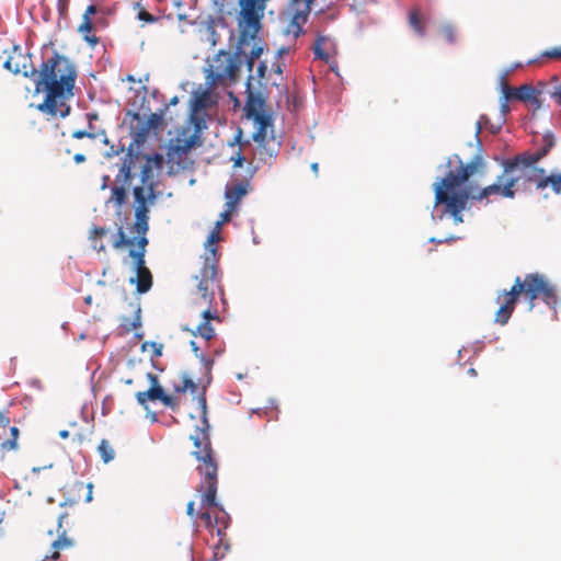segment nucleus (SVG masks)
<instances>
[{
	"label": "nucleus",
	"instance_id": "obj_1",
	"mask_svg": "<svg viewBox=\"0 0 561 561\" xmlns=\"http://www.w3.org/2000/svg\"><path fill=\"white\" fill-rule=\"evenodd\" d=\"M129 128L133 141L121 159L115 183L106 203H113L121 209L127 202L128 188L131 186L136 171H140V184L133 187L135 221L130 231L136 236L130 239L126 236L123 227H118L112 245L114 249L130 247L128 256L133 260V270L136 273V277H131L130 283L136 284L138 294H145L152 286V274L146 266L145 256L149 243L147 232L150 206L158 197L154 171L160 172L163 169L164 158L161 153L140 154L135 150V147H139L146 141L150 131V124L146 123L140 114H133Z\"/></svg>",
	"mask_w": 561,
	"mask_h": 561
},
{
	"label": "nucleus",
	"instance_id": "obj_2",
	"mask_svg": "<svg viewBox=\"0 0 561 561\" xmlns=\"http://www.w3.org/2000/svg\"><path fill=\"white\" fill-rule=\"evenodd\" d=\"M446 168V175L433 184L435 205L444 206V211L453 217L456 225L463 221L462 211L470 198L480 202L489 201L491 196L512 199L517 194L514 188L515 181L510 180L504 170L493 184L483 187L476 195H471L468 188H461L472 175L484 173L485 161L481 154H476L466 164L458 154H453L447 159Z\"/></svg>",
	"mask_w": 561,
	"mask_h": 561
},
{
	"label": "nucleus",
	"instance_id": "obj_3",
	"mask_svg": "<svg viewBox=\"0 0 561 561\" xmlns=\"http://www.w3.org/2000/svg\"><path fill=\"white\" fill-rule=\"evenodd\" d=\"M175 392L191 391L197 393V404L199 413V424L196 425L195 434L190 435V439L193 442L195 449L192 455L197 460V473L199 476V483L196 491L201 493V507L205 510L199 514V518L204 522L207 528L217 527V534H221L219 524L224 517L216 515L213 517V513L219 510L222 514L225 513L216 501L217 488H218V463L214 456L209 435H208V421H207V407L205 390L198 392V386L195 383L191 376L183 375L181 385H175ZM226 527V525H224Z\"/></svg>",
	"mask_w": 561,
	"mask_h": 561
},
{
	"label": "nucleus",
	"instance_id": "obj_4",
	"mask_svg": "<svg viewBox=\"0 0 561 561\" xmlns=\"http://www.w3.org/2000/svg\"><path fill=\"white\" fill-rule=\"evenodd\" d=\"M23 76L33 78L36 92H44V101L36 105V108L53 118H65L70 114V99L75 95L73 90L78 71L75 62L67 56L54 51L44 60L39 70L30 65L24 67Z\"/></svg>",
	"mask_w": 561,
	"mask_h": 561
},
{
	"label": "nucleus",
	"instance_id": "obj_5",
	"mask_svg": "<svg viewBox=\"0 0 561 561\" xmlns=\"http://www.w3.org/2000/svg\"><path fill=\"white\" fill-rule=\"evenodd\" d=\"M219 229L211 231L207 238L206 254L203 265L197 275L194 276L196 282L193 295V304L202 308L201 316L203 321L195 328L184 327L183 330L190 332L193 336H201L206 341L215 336V330L211 321H220L217 308L216 293H219L220 299L225 302V293L221 284V274L219 271V255L215 243L219 241Z\"/></svg>",
	"mask_w": 561,
	"mask_h": 561
},
{
	"label": "nucleus",
	"instance_id": "obj_6",
	"mask_svg": "<svg viewBox=\"0 0 561 561\" xmlns=\"http://www.w3.org/2000/svg\"><path fill=\"white\" fill-rule=\"evenodd\" d=\"M520 295L527 299L529 310L535 308V300L538 298L552 309L558 304L556 287L543 275L530 273L524 279L517 276L512 288L500 291L496 297V302L500 305L494 319L496 323L505 325L508 322Z\"/></svg>",
	"mask_w": 561,
	"mask_h": 561
},
{
	"label": "nucleus",
	"instance_id": "obj_7",
	"mask_svg": "<svg viewBox=\"0 0 561 561\" xmlns=\"http://www.w3.org/2000/svg\"><path fill=\"white\" fill-rule=\"evenodd\" d=\"M524 152L505 159L502 167L510 180H514V188L527 192L535 186L537 191L542 192L551 187L556 195H561V172L547 173L546 169L538 167Z\"/></svg>",
	"mask_w": 561,
	"mask_h": 561
},
{
	"label": "nucleus",
	"instance_id": "obj_8",
	"mask_svg": "<svg viewBox=\"0 0 561 561\" xmlns=\"http://www.w3.org/2000/svg\"><path fill=\"white\" fill-rule=\"evenodd\" d=\"M239 54L219 50L206 69V83L211 88L225 85L227 82H236L241 68Z\"/></svg>",
	"mask_w": 561,
	"mask_h": 561
},
{
	"label": "nucleus",
	"instance_id": "obj_9",
	"mask_svg": "<svg viewBox=\"0 0 561 561\" xmlns=\"http://www.w3.org/2000/svg\"><path fill=\"white\" fill-rule=\"evenodd\" d=\"M216 104L213 93L209 90L195 92L191 101L190 119L194 124L196 130L205 127L204 112Z\"/></svg>",
	"mask_w": 561,
	"mask_h": 561
},
{
	"label": "nucleus",
	"instance_id": "obj_10",
	"mask_svg": "<svg viewBox=\"0 0 561 561\" xmlns=\"http://www.w3.org/2000/svg\"><path fill=\"white\" fill-rule=\"evenodd\" d=\"M268 0H240V14L249 28L257 31Z\"/></svg>",
	"mask_w": 561,
	"mask_h": 561
},
{
	"label": "nucleus",
	"instance_id": "obj_11",
	"mask_svg": "<svg viewBox=\"0 0 561 561\" xmlns=\"http://www.w3.org/2000/svg\"><path fill=\"white\" fill-rule=\"evenodd\" d=\"M293 4L296 5V10L286 27L285 33L293 34L294 37H298L304 33L302 25L307 22L312 3H309L308 0H293Z\"/></svg>",
	"mask_w": 561,
	"mask_h": 561
},
{
	"label": "nucleus",
	"instance_id": "obj_12",
	"mask_svg": "<svg viewBox=\"0 0 561 561\" xmlns=\"http://www.w3.org/2000/svg\"><path fill=\"white\" fill-rule=\"evenodd\" d=\"M68 517L67 513L59 515L57 526V538L51 542V553L46 556V559L57 560L60 551L68 550L75 545V540L67 535L66 529L62 528V522Z\"/></svg>",
	"mask_w": 561,
	"mask_h": 561
},
{
	"label": "nucleus",
	"instance_id": "obj_13",
	"mask_svg": "<svg viewBox=\"0 0 561 561\" xmlns=\"http://www.w3.org/2000/svg\"><path fill=\"white\" fill-rule=\"evenodd\" d=\"M251 77L247 83V100L244 105V113L248 118H253L260 114L265 113V98L260 92H253L250 83Z\"/></svg>",
	"mask_w": 561,
	"mask_h": 561
},
{
	"label": "nucleus",
	"instance_id": "obj_14",
	"mask_svg": "<svg viewBox=\"0 0 561 561\" xmlns=\"http://www.w3.org/2000/svg\"><path fill=\"white\" fill-rule=\"evenodd\" d=\"M147 376L151 381V387L147 391H139L136 393L137 402L144 407L146 405L148 400L161 401L164 396V391L162 387L159 385L158 377L151 373H148Z\"/></svg>",
	"mask_w": 561,
	"mask_h": 561
},
{
	"label": "nucleus",
	"instance_id": "obj_15",
	"mask_svg": "<svg viewBox=\"0 0 561 561\" xmlns=\"http://www.w3.org/2000/svg\"><path fill=\"white\" fill-rule=\"evenodd\" d=\"M252 119L257 125L256 131L253 134V140L256 142H264L267 138V128L273 124L272 115L265 112Z\"/></svg>",
	"mask_w": 561,
	"mask_h": 561
},
{
	"label": "nucleus",
	"instance_id": "obj_16",
	"mask_svg": "<svg viewBox=\"0 0 561 561\" xmlns=\"http://www.w3.org/2000/svg\"><path fill=\"white\" fill-rule=\"evenodd\" d=\"M249 184L247 182L238 183L231 187H227L225 197L226 206L237 207L241 198L248 193Z\"/></svg>",
	"mask_w": 561,
	"mask_h": 561
},
{
	"label": "nucleus",
	"instance_id": "obj_17",
	"mask_svg": "<svg viewBox=\"0 0 561 561\" xmlns=\"http://www.w3.org/2000/svg\"><path fill=\"white\" fill-rule=\"evenodd\" d=\"M542 141H543L542 147L540 149H538L537 151H535V152L524 151V153L526 156H528L533 162L538 163L541 159H543L549 153V151L554 146L553 136L550 134L545 135L542 138Z\"/></svg>",
	"mask_w": 561,
	"mask_h": 561
},
{
	"label": "nucleus",
	"instance_id": "obj_18",
	"mask_svg": "<svg viewBox=\"0 0 561 561\" xmlns=\"http://www.w3.org/2000/svg\"><path fill=\"white\" fill-rule=\"evenodd\" d=\"M409 25L413 28V31L419 36L425 35V24L424 19L421 14L420 8H413L409 12Z\"/></svg>",
	"mask_w": 561,
	"mask_h": 561
},
{
	"label": "nucleus",
	"instance_id": "obj_19",
	"mask_svg": "<svg viewBox=\"0 0 561 561\" xmlns=\"http://www.w3.org/2000/svg\"><path fill=\"white\" fill-rule=\"evenodd\" d=\"M108 232V229L105 227H92L89 233V240L92 242V248L96 250L98 252H104L106 250V247L104 243H99L98 240L106 236Z\"/></svg>",
	"mask_w": 561,
	"mask_h": 561
},
{
	"label": "nucleus",
	"instance_id": "obj_20",
	"mask_svg": "<svg viewBox=\"0 0 561 561\" xmlns=\"http://www.w3.org/2000/svg\"><path fill=\"white\" fill-rule=\"evenodd\" d=\"M516 92L517 93L514 94L515 100L538 103L536 90L531 85L523 84L519 88H517Z\"/></svg>",
	"mask_w": 561,
	"mask_h": 561
},
{
	"label": "nucleus",
	"instance_id": "obj_21",
	"mask_svg": "<svg viewBox=\"0 0 561 561\" xmlns=\"http://www.w3.org/2000/svg\"><path fill=\"white\" fill-rule=\"evenodd\" d=\"M140 312H141L140 308L137 307L134 312V317L131 319L130 318L122 319L121 328L123 329V331L125 333H129L133 330H136L137 328H139L141 325Z\"/></svg>",
	"mask_w": 561,
	"mask_h": 561
},
{
	"label": "nucleus",
	"instance_id": "obj_22",
	"mask_svg": "<svg viewBox=\"0 0 561 561\" xmlns=\"http://www.w3.org/2000/svg\"><path fill=\"white\" fill-rule=\"evenodd\" d=\"M192 351L194 352L195 356L201 359L203 369L207 376V382L210 380V371L213 368L214 360L210 358H207L203 353H199V347L197 346L195 341H191L190 343Z\"/></svg>",
	"mask_w": 561,
	"mask_h": 561
},
{
	"label": "nucleus",
	"instance_id": "obj_23",
	"mask_svg": "<svg viewBox=\"0 0 561 561\" xmlns=\"http://www.w3.org/2000/svg\"><path fill=\"white\" fill-rule=\"evenodd\" d=\"M93 30V24L91 20L84 19L79 26V32L83 35L84 41H87L92 46L99 43V38L95 35H90Z\"/></svg>",
	"mask_w": 561,
	"mask_h": 561
},
{
	"label": "nucleus",
	"instance_id": "obj_24",
	"mask_svg": "<svg viewBox=\"0 0 561 561\" xmlns=\"http://www.w3.org/2000/svg\"><path fill=\"white\" fill-rule=\"evenodd\" d=\"M18 57H19V58H22L24 61H26V60H27V57H26V56H23V55H21V54H19V56H18ZM14 59H15V57H13V56H9V57L7 58V60L3 62V67H4L7 70H9V71H11V72H13V73H15V75H16V73H22V75H23L24 67H25L26 69H30V67H27L25 62H23L22 68H21V67H20V65H19V62H18V61H14Z\"/></svg>",
	"mask_w": 561,
	"mask_h": 561
},
{
	"label": "nucleus",
	"instance_id": "obj_25",
	"mask_svg": "<svg viewBox=\"0 0 561 561\" xmlns=\"http://www.w3.org/2000/svg\"><path fill=\"white\" fill-rule=\"evenodd\" d=\"M98 451L102 458V460L107 463L112 461L115 457V450L108 440L102 439L98 446Z\"/></svg>",
	"mask_w": 561,
	"mask_h": 561
},
{
	"label": "nucleus",
	"instance_id": "obj_26",
	"mask_svg": "<svg viewBox=\"0 0 561 561\" xmlns=\"http://www.w3.org/2000/svg\"><path fill=\"white\" fill-rule=\"evenodd\" d=\"M147 350L152 352V357H160L162 355L163 344L153 341L144 342L141 351L146 352Z\"/></svg>",
	"mask_w": 561,
	"mask_h": 561
},
{
	"label": "nucleus",
	"instance_id": "obj_27",
	"mask_svg": "<svg viewBox=\"0 0 561 561\" xmlns=\"http://www.w3.org/2000/svg\"><path fill=\"white\" fill-rule=\"evenodd\" d=\"M440 34L445 41L449 44H454L456 41V30L451 24H445L440 28Z\"/></svg>",
	"mask_w": 561,
	"mask_h": 561
},
{
	"label": "nucleus",
	"instance_id": "obj_28",
	"mask_svg": "<svg viewBox=\"0 0 561 561\" xmlns=\"http://www.w3.org/2000/svg\"><path fill=\"white\" fill-rule=\"evenodd\" d=\"M7 434H8V422L5 424L0 423V442L10 443V445H8V446L7 445L0 446V449H3V450H10V449L14 448V439L4 438V436H7Z\"/></svg>",
	"mask_w": 561,
	"mask_h": 561
},
{
	"label": "nucleus",
	"instance_id": "obj_29",
	"mask_svg": "<svg viewBox=\"0 0 561 561\" xmlns=\"http://www.w3.org/2000/svg\"><path fill=\"white\" fill-rule=\"evenodd\" d=\"M234 210V207L226 206V209L220 214V220L216 222V228L220 229V226L224 222H228L231 219L232 213Z\"/></svg>",
	"mask_w": 561,
	"mask_h": 561
},
{
	"label": "nucleus",
	"instance_id": "obj_30",
	"mask_svg": "<svg viewBox=\"0 0 561 561\" xmlns=\"http://www.w3.org/2000/svg\"><path fill=\"white\" fill-rule=\"evenodd\" d=\"M161 402L165 407L171 408L173 411L176 410V408L179 407V400L175 397L169 396V394H165V393H164Z\"/></svg>",
	"mask_w": 561,
	"mask_h": 561
},
{
	"label": "nucleus",
	"instance_id": "obj_31",
	"mask_svg": "<svg viewBox=\"0 0 561 561\" xmlns=\"http://www.w3.org/2000/svg\"><path fill=\"white\" fill-rule=\"evenodd\" d=\"M262 51H263V49L261 47H254L251 50L249 59H248V68H249V70H252V67L254 65L255 59H257L261 56Z\"/></svg>",
	"mask_w": 561,
	"mask_h": 561
},
{
	"label": "nucleus",
	"instance_id": "obj_32",
	"mask_svg": "<svg viewBox=\"0 0 561 561\" xmlns=\"http://www.w3.org/2000/svg\"><path fill=\"white\" fill-rule=\"evenodd\" d=\"M323 42V38L322 37H319L316 42V45H314V54L317 57H319L320 59H323V60H327L328 59V54L324 53L321 48V44Z\"/></svg>",
	"mask_w": 561,
	"mask_h": 561
},
{
	"label": "nucleus",
	"instance_id": "obj_33",
	"mask_svg": "<svg viewBox=\"0 0 561 561\" xmlns=\"http://www.w3.org/2000/svg\"><path fill=\"white\" fill-rule=\"evenodd\" d=\"M517 88H512L511 85L508 84H504L503 85V100L505 101H510L512 99H514V94L517 93L516 92Z\"/></svg>",
	"mask_w": 561,
	"mask_h": 561
},
{
	"label": "nucleus",
	"instance_id": "obj_34",
	"mask_svg": "<svg viewBox=\"0 0 561 561\" xmlns=\"http://www.w3.org/2000/svg\"><path fill=\"white\" fill-rule=\"evenodd\" d=\"M542 57L546 58H558L561 59V47H553L552 49L545 50L541 54Z\"/></svg>",
	"mask_w": 561,
	"mask_h": 561
},
{
	"label": "nucleus",
	"instance_id": "obj_35",
	"mask_svg": "<svg viewBox=\"0 0 561 561\" xmlns=\"http://www.w3.org/2000/svg\"><path fill=\"white\" fill-rule=\"evenodd\" d=\"M72 137L76 139H82V138H95V134L87 130H76L72 133Z\"/></svg>",
	"mask_w": 561,
	"mask_h": 561
},
{
	"label": "nucleus",
	"instance_id": "obj_36",
	"mask_svg": "<svg viewBox=\"0 0 561 561\" xmlns=\"http://www.w3.org/2000/svg\"><path fill=\"white\" fill-rule=\"evenodd\" d=\"M138 19L141 21H145V22H149V23L156 21V18L153 15H151L149 12H147L146 10L139 11Z\"/></svg>",
	"mask_w": 561,
	"mask_h": 561
},
{
	"label": "nucleus",
	"instance_id": "obj_37",
	"mask_svg": "<svg viewBox=\"0 0 561 561\" xmlns=\"http://www.w3.org/2000/svg\"><path fill=\"white\" fill-rule=\"evenodd\" d=\"M488 123H489V117L486 115H481L477 122L476 134L479 135L482 131L483 126H485Z\"/></svg>",
	"mask_w": 561,
	"mask_h": 561
},
{
	"label": "nucleus",
	"instance_id": "obj_38",
	"mask_svg": "<svg viewBox=\"0 0 561 561\" xmlns=\"http://www.w3.org/2000/svg\"><path fill=\"white\" fill-rule=\"evenodd\" d=\"M231 160L233 161L234 168H241L245 159L242 156L241 151L239 150L234 157H231Z\"/></svg>",
	"mask_w": 561,
	"mask_h": 561
},
{
	"label": "nucleus",
	"instance_id": "obj_39",
	"mask_svg": "<svg viewBox=\"0 0 561 561\" xmlns=\"http://www.w3.org/2000/svg\"><path fill=\"white\" fill-rule=\"evenodd\" d=\"M552 99L557 104L561 105V84H557L551 92Z\"/></svg>",
	"mask_w": 561,
	"mask_h": 561
},
{
	"label": "nucleus",
	"instance_id": "obj_40",
	"mask_svg": "<svg viewBox=\"0 0 561 561\" xmlns=\"http://www.w3.org/2000/svg\"><path fill=\"white\" fill-rule=\"evenodd\" d=\"M161 121V116L153 113L149 116L148 121L146 123L150 124V128L157 127Z\"/></svg>",
	"mask_w": 561,
	"mask_h": 561
},
{
	"label": "nucleus",
	"instance_id": "obj_41",
	"mask_svg": "<svg viewBox=\"0 0 561 561\" xmlns=\"http://www.w3.org/2000/svg\"><path fill=\"white\" fill-rule=\"evenodd\" d=\"M96 13V7L91 4L87 8L84 14H83V20L84 19H88V20H91V15L95 14Z\"/></svg>",
	"mask_w": 561,
	"mask_h": 561
},
{
	"label": "nucleus",
	"instance_id": "obj_42",
	"mask_svg": "<svg viewBox=\"0 0 561 561\" xmlns=\"http://www.w3.org/2000/svg\"><path fill=\"white\" fill-rule=\"evenodd\" d=\"M8 432L12 436L10 439H14V447H15L16 446L18 435H19V430L15 426H8Z\"/></svg>",
	"mask_w": 561,
	"mask_h": 561
},
{
	"label": "nucleus",
	"instance_id": "obj_43",
	"mask_svg": "<svg viewBox=\"0 0 561 561\" xmlns=\"http://www.w3.org/2000/svg\"><path fill=\"white\" fill-rule=\"evenodd\" d=\"M266 70H267L266 64L265 62H260V65L257 66V76L260 78H264Z\"/></svg>",
	"mask_w": 561,
	"mask_h": 561
},
{
	"label": "nucleus",
	"instance_id": "obj_44",
	"mask_svg": "<svg viewBox=\"0 0 561 561\" xmlns=\"http://www.w3.org/2000/svg\"><path fill=\"white\" fill-rule=\"evenodd\" d=\"M186 513L191 517L195 516V503L193 501L188 502L187 507H186Z\"/></svg>",
	"mask_w": 561,
	"mask_h": 561
},
{
	"label": "nucleus",
	"instance_id": "obj_45",
	"mask_svg": "<svg viewBox=\"0 0 561 561\" xmlns=\"http://www.w3.org/2000/svg\"><path fill=\"white\" fill-rule=\"evenodd\" d=\"M241 137H242V130L239 128L233 140L230 142V146H236L237 144H239L241 140Z\"/></svg>",
	"mask_w": 561,
	"mask_h": 561
},
{
	"label": "nucleus",
	"instance_id": "obj_46",
	"mask_svg": "<svg viewBox=\"0 0 561 561\" xmlns=\"http://www.w3.org/2000/svg\"><path fill=\"white\" fill-rule=\"evenodd\" d=\"M501 112L503 114H506L510 112V106H508V101H505V100H501Z\"/></svg>",
	"mask_w": 561,
	"mask_h": 561
},
{
	"label": "nucleus",
	"instance_id": "obj_47",
	"mask_svg": "<svg viewBox=\"0 0 561 561\" xmlns=\"http://www.w3.org/2000/svg\"><path fill=\"white\" fill-rule=\"evenodd\" d=\"M73 160H75L76 163H82V162L85 161V156L82 154V153H76L73 156Z\"/></svg>",
	"mask_w": 561,
	"mask_h": 561
},
{
	"label": "nucleus",
	"instance_id": "obj_48",
	"mask_svg": "<svg viewBox=\"0 0 561 561\" xmlns=\"http://www.w3.org/2000/svg\"><path fill=\"white\" fill-rule=\"evenodd\" d=\"M110 180H111L110 175H104V176L102 178V185H101V190H105V188H107L108 183H110Z\"/></svg>",
	"mask_w": 561,
	"mask_h": 561
},
{
	"label": "nucleus",
	"instance_id": "obj_49",
	"mask_svg": "<svg viewBox=\"0 0 561 561\" xmlns=\"http://www.w3.org/2000/svg\"><path fill=\"white\" fill-rule=\"evenodd\" d=\"M273 70H274L277 75H282V73H283V69H282V66H280L279 64L274 65V66H273Z\"/></svg>",
	"mask_w": 561,
	"mask_h": 561
},
{
	"label": "nucleus",
	"instance_id": "obj_50",
	"mask_svg": "<svg viewBox=\"0 0 561 561\" xmlns=\"http://www.w3.org/2000/svg\"><path fill=\"white\" fill-rule=\"evenodd\" d=\"M87 486L89 489L88 496H87V502H90L92 500V484L89 483Z\"/></svg>",
	"mask_w": 561,
	"mask_h": 561
},
{
	"label": "nucleus",
	"instance_id": "obj_51",
	"mask_svg": "<svg viewBox=\"0 0 561 561\" xmlns=\"http://www.w3.org/2000/svg\"><path fill=\"white\" fill-rule=\"evenodd\" d=\"M311 170L313 171V173H314L316 175H318V172H319V163L313 162V163L311 164Z\"/></svg>",
	"mask_w": 561,
	"mask_h": 561
},
{
	"label": "nucleus",
	"instance_id": "obj_52",
	"mask_svg": "<svg viewBox=\"0 0 561 561\" xmlns=\"http://www.w3.org/2000/svg\"><path fill=\"white\" fill-rule=\"evenodd\" d=\"M59 436H60L61 438H64V439H65V438H68V436H69V432H68V431H66V430H62V431H60V432H59Z\"/></svg>",
	"mask_w": 561,
	"mask_h": 561
},
{
	"label": "nucleus",
	"instance_id": "obj_53",
	"mask_svg": "<svg viewBox=\"0 0 561 561\" xmlns=\"http://www.w3.org/2000/svg\"><path fill=\"white\" fill-rule=\"evenodd\" d=\"M468 373H469L470 375H472V376H476V375H477L476 369H473V368H470V369L468 370Z\"/></svg>",
	"mask_w": 561,
	"mask_h": 561
},
{
	"label": "nucleus",
	"instance_id": "obj_54",
	"mask_svg": "<svg viewBox=\"0 0 561 561\" xmlns=\"http://www.w3.org/2000/svg\"><path fill=\"white\" fill-rule=\"evenodd\" d=\"M124 382H125L126 385H133V379H130V378H129V379H125V380H124Z\"/></svg>",
	"mask_w": 561,
	"mask_h": 561
},
{
	"label": "nucleus",
	"instance_id": "obj_55",
	"mask_svg": "<svg viewBox=\"0 0 561 561\" xmlns=\"http://www.w3.org/2000/svg\"><path fill=\"white\" fill-rule=\"evenodd\" d=\"M7 421L9 422V419H5V420H4V417H3V416H1V417H0V423L5 424V423H7Z\"/></svg>",
	"mask_w": 561,
	"mask_h": 561
},
{
	"label": "nucleus",
	"instance_id": "obj_56",
	"mask_svg": "<svg viewBox=\"0 0 561 561\" xmlns=\"http://www.w3.org/2000/svg\"><path fill=\"white\" fill-rule=\"evenodd\" d=\"M5 445L7 446L10 445V443H8V442H4V443L0 442V446H5Z\"/></svg>",
	"mask_w": 561,
	"mask_h": 561
},
{
	"label": "nucleus",
	"instance_id": "obj_57",
	"mask_svg": "<svg viewBox=\"0 0 561 561\" xmlns=\"http://www.w3.org/2000/svg\"><path fill=\"white\" fill-rule=\"evenodd\" d=\"M185 561H193V558L187 556Z\"/></svg>",
	"mask_w": 561,
	"mask_h": 561
},
{
	"label": "nucleus",
	"instance_id": "obj_58",
	"mask_svg": "<svg viewBox=\"0 0 561 561\" xmlns=\"http://www.w3.org/2000/svg\"><path fill=\"white\" fill-rule=\"evenodd\" d=\"M176 102H178V99H176V98H174V99L172 100V104H175Z\"/></svg>",
	"mask_w": 561,
	"mask_h": 561
}]
</instances>
